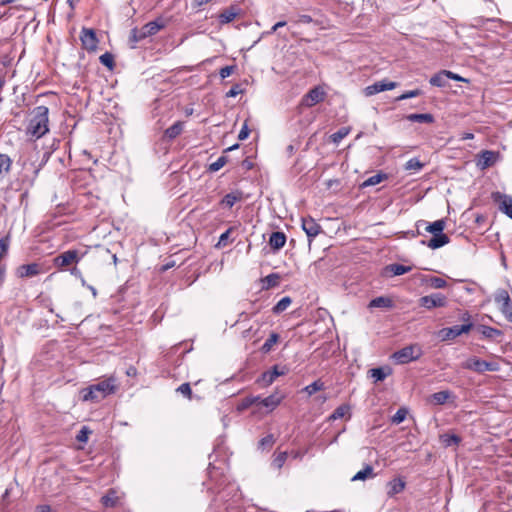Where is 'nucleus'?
Masks as SVG:
<instances>
[{"label": "nucleus", "instance_id": "41", "mask_svg": "<svg viewBox=\"0 0 512 512\" xmlns=\"http://www.w3.org/2000/svg\"><path fill=\"white\" fill-rule=\"evenodd\" d=\"M424 164L419 161L418 158H411L405 164V170L407 171H419L423 168Z\"/></svg>", "mask_w": 512, "mask_h": 512}, {"label": "nucleus", "instance_id": "31", "mask_svg": "<svg viewBox=\"0 0 512 512\" xmlns=\"http://www.w3.org/2000/svg\"><path fill=\"white\" fill-rule=\"evenodd\" d=\"M370 376L374 379V382L383 381L391 373V369L386 367H378L369 370Z\"/></svg>", "mask_w": 512, "mask_h": 512}, {"label": "nucleus", "instance_id": "35", "mask_svg": "<svg viewBox=\"0 0 512 512\" xmlns=\"http://www.w3.org/2000/svg\"><path fill=\"white\" fill-rule=\"evenodd\" d=\"M237 14L238 11L235 8L230 7L219 14V21L221 24L229 23L236 18Z\"/></svg>", "mask_w": 512, "mask_h": 512}, {"label": "nucleus", "instance_id": "52", "mask_svg": "<svg viewBox=\"0 0 512 512\" xmlns=\"http://www.w3.org/2000/svg\"><path fill=\"white\" fill-rule=\"evenodd\" d=\"M384 178H386L385 174H376L371 177H369L364 183V186H374L376 184H379Z\"/></svg>", "mask_w": 512, "mask_h": 512}, {"label": "nucleus", "instance_id": "13", "mask_svg": "<svg viewBox=\"0 0 512 512\" xmlns=\"http://www.w3.org/2000/svg\"><path fill=\"white\" fill-rule=\"evenodd\" d=\"M324 97V90L321 89L320 87H314L303 97L302 104L307 107H312L317 103L323 101Z\"/></svg>", "mask_w": 512, "mask_h": 512}, {"label": "nucleus", "instance_id": "36", "mask_svg": "<svg viewBox=\"0 0 512 512\" xmlns=\"http://www.w3.org/2000/svg\"><path fill=\"white\" fill-rule=\"evenodd\" d=\"M447 80L448 79L446 78L445 70H442L439 73L433 75L430 78L429 83L435 87H445L448 84Z\"/></svg>", "mask_w": 512, "mask_h": 512}, {"label": "nucleus", "instance_id": "54", "mask_svg": "<svg viewBox=\"0 0 512 512\" xmlns=\"http://www.w3.org/2000/svg\"><path fill=\"white\" fill-rule=\"evenodd\" d=\"M280 276L277 273H271L267 275L264 281L267 283L268 287H275L279 284Z\"/></svg>", "mask_w": 512, "mask_h": 512}, {"label": "nucleus", "instance_id": "2", "mask_svg": "<svg viewBox=\"0 0 512 512\" xmlns=\"http://www.w3.org/2000/svg\"><path fill=\"white\" fill-rule=\"evenodd\" d=\"M117 389L116 379L108 377L81 390V399L84 402H99L107 396L115 393Z\"/></svg>", "mask_w": 512, "mask_h": 512}, {"label": "nucleus", "instance_id": "17", "mask_svg": "<svg viewBox=\"0 0 512 512\" xmlns=\"http://www.w3.org/2000/svg\"><path fill=\"white\" fill-rule=\"evenodd\" d=\"M164 27V21L161 18H158L154 21L148 22L147 24L141 27L142 35H144L145 38L153 36Z\"/></svg>", "mask_w": 512, "mask_h": 512}, {"label": "nucleus", "instance_id": "64", "mask_svg": "<svg viewBox=\"0 0 512 512\" xmlns=\"http://www.w3.org/2000/svg\"><path fill=\"white\" fill-rule=\"evenodd\" d=\"M36 509L38 512H51V507L46 504L39 505V506H37Z\"/></svg>", "mask_w": 512, "mask_h": 512}, {"label": "nucleus", "instance_id": "48", "mask_svg": "<svg viewBox=\"0 0 512 512\" xmlns=\"http://www.w3.org/2000/svg\"><path fill=\"white\" fill-rule=\"evenodd\" d=\"M176 392L182 394L184 397L188 398L189 400L192 399V389L188 382L181 384L176 389Z\"/></svg>", "mask_w": 512, "mask_h": 512}, {"label": "nucleus", "instance_id": "57", "mask_svg": "<svg viewBox=\"0 0 512 512\" xmlns=\"http://www.w3.org/2000/svg\"><path fill=\"white\" fill-rule=\"evenodd\" d=\"M249 133H250V130L248 128V124H247V121L244 122L239 134H238V139L239 140H245L246 138H248L249 136Z\"/></svg>", "mask_w": 512, "mask_h": 512}, {"label": "nucleus", "instance_id": "19", "mask_svg": "<svg viewBox=\"0 0 512 512\" xmlns=\"http://www.w3.org/2000/svg\"><path fill=\"white\" fill-rule=\"evenodd\" d=\"M18 276L19 277H33L39 274L40 272V266L37 263H30V264H24L21 265L18 268Z\"/></svg>", "mask_w": 512, "mask_h": 512}, {"label": "nucleus", "instance_id": "50", "mask_svg": "<svg viewBox=\"0 0 512 512\" xmlns=\"http://www.w3.org/2000/svg\"><path fill=\"white\" fill-rule=\"evenodd\" d=\"M145 39V36L142 35V30L141 28L138 29V28H133L130 32V37H129V40L133 43H138L142 40Z\"/></svg>", "mask_w": 512, "mask_h": 512}, {"label": "nucleus", "instance_id": "21", "mask_svg": "<svg viewBox=\"0 0 512 512\" xmlns=\"http://www.w3.org/2000/svg\"><path fill=\"white\" fill-rule=\"evenodd\" d=\"M11 166V158L6 154H0V183H2L6 176L9 174Z\"/></svg>", "mask_w": 512, "mask_h": 512}, {"label": "nucleus", "instance_id": "45", "mask_svg": "<svg viewBox=\"0 0 512 512\" xmlns=\"http://www.w3.org/2000/svg\"><path fill=\"white\" fill-rule=\"evenodd\" d=\"M227 163V157L226 156H220L215 162L211 163L208 167V170L210 172H217L219 171L224 165Z\"/></svg>", "mask_w": 512, "mask_h": 512}, {"label": "nucleus", "instance_id": "22", "mask_svg": "<svg viewBox=\"0 0 512 512\" xmlns=\"http://www.w3.org/2000/svg\"><path fill=\"white\" fill-rule=\"evenodd\" d=\"M286 243V236L283 232H273L269 238V245L274 250L281 249Z\"/></svg>", "mask_w": 512, "mask_h": 512}, {"label": "nucleus", "instance_id": "26", "mask_svg": "<svg viewBox=\"0 0 512 512\" xmlns=\"http://www.w3.org/2000/svg\"><path fill=\"white\" fill-rule=\"evenodd\" d=\"M420 224H425V231L435 235L436 233L443 232L446 226L444 219L436 220L433 223L427 224L425 221H420Z\"/></svg>", "mask_w": 512, "mask_h": 512}, {"label": "nucleus", "instance_id": "39", "mask_svg": "<svg viewBox=\"0 0 512 512\" xmlns=\"http://www.w3.org/2000/svg\"><path fill=\"white\" fill-rule=\"evenodd\" d=\"M258 400H260L259 396L246 397V398L242 399V401L238 404L237 410L238 411H244V410L248 409L249 407H251L254 404L257 405Z\"/></svg>", "mask_w": 512, "mask_h": 512}, {"label": "nucleus", "instance_id": "44", "mask_svg": "<svg viewBox=\"0 0 512 512\" xmlns=\"http://www.w3.org/2000/svg\"><path fill=\"white\" fill-rule=\"evenodd\" d=\"M99 60H100V63L102 65L106 66L109 69H113V67H114V56L111 53L106 52V53L102 54L99 57Z\"/></svg>", "mask_w": 512, "mask_h": 512}, {"label": "nucleus", "instance_id": "12", "mask_svg": "<svg viewBox=\"0 0 512 512\" xmlns=\"http://www.w3.org/2000/svg\"><path fill=\"white\" fill-rule=\"evenodd\" d=\"M80 40L84 48L87 50H95L98 44L95 31L89 28H82Z\"/></svg>", "mask_w": 512, "mask_h": 512}, {"label": "nucleus", "instance_id": "51", "mask_svg": "<svg viewBox=\"0 0 512 512\" xmlns=\"http://www.w3.org/2000/svg\"><path fill=\"white\" fill-rule=\"evenodd\" d=\"M275 439L272 434H268L259 441V447L262 449L271 448Z\"/></svg>", "mask_w": 512, "mask_h": 512}, {"label": "nucleus", "instance_id": "23", "mask_svg": "<svg viewBox=\"0 0 512 512\" xmlns=\"http://www.w3.org/2000/svg\"><path fill=\"white\" fill-rule=\"evenodd\" d=\"M405 482L401 478H395L388 483V496L393 497L405 489Z\"/></svg>", "mask_w": 512, "mask_h": 512}, {"label": "nucleus", "instance_id": "59", "mask_svg": "<svg viewBox=\"0 0 512 512\" xmlns=\"http://www.w3.org/2000/svg\"><path fill=\"white\" fill-rule=\"evenodd\" d=\"M68 270L70 271L71 275L79 277L81 279L82 285H86V281L83 278L81 271L76 267V265L72 266Z\"/></svg>", "mask_w": 512, "mask_h": 512}, {"label": "nucleus", "instance_id": "20", "mask_svg": "<svg viewBox=\"0 0 512 512\" xmlns=\"http://www.w3.org/2000/svg\"><path fill=\"white\" fill-rule=\"evenodd\" d=\"M411 270H412L411 266H405V265L398 264V263L387 265L384 268L385 273L389 276H400V275L410 272Z\"/></svg>", "mask_w": 512, "mask_h": 512}, {"label": "nucleus", "instance_id": "24", "mask_svg": "<svg viewBox=\"0 0 512 512\" xmlns=\"http://www.w3.org/2000/svg\"><path fill=\"white\" fill-rule=\"evenodd\" d=\"M241 199H242V192H240V191L231 192V193L226 194L222 198V200L220 201V205L227 207V208H232L235 205V203L240 201Z\"/></svg>", "mask_w": 512, "mask_h": 512}, {"label": "nucleus", "instance_id": "58", "mask_svg": "<svg viewBox=\"0 0 512 512\" xmlns=\"http://www.w3.org/2000/svg\"><path fill=\"white\" fill-rule=\"evenodd\" d=\"M89 433H90V431L87 429V427H82V429L79 431L76 438L80 442H86L88 439Z\"/></svg>", "mask_w": 512, "mask_h": 512}, {"label": "nucleus", "instance_id": "4", "mask_svg": "<svg viewBox=\"0 0 512 512\" xmlns=\"http://www.w3.org/2000/svg\"><path fill=\"white\" fill-rule=\"evenodd\" d=\"M423 354L421 347L417 344L405 346L393 353L392 358L398 364H406L418 360Z\"/></svg>", "mask_w": 512, "mask_h": 512}, {"label": "nucleus", "instance_id": "32", "mask_svg": "<svg viewBox=\"0 0 512 512\" xmlns=\"http://www.w3.org/2000/svg\"><path fill=\"white\" fill-rule=\"evenodd\" d=\"M182 131H183V122L177 121L165 130L164 135L169 140H172V139L176 138L177 136H179Z\"/></svg>", "mask_w": 512, "mask_h": 512}, {"label": "nucleus", "instance_id": "18", "mask_svg": "<svg viewBox=\"0 0 512 512\" xmlns=\"http://www.w3.org/2000/svg\"><path fill=\"white\" fill-rule=\"evenodd\" d=\"M450 241L449 237L443 232L436 233L429 241H422V244L426 245L431 249H438L448 244Z\"/></svg>", "mask_w": 512, "mask_h": 512}, {"label": "nucleus", "instance_id": "25", "mask_svg": "<svg viewBox=\"0 0 512 512\" xmlns=\"http://www.w3.org/2000/svg\"><path fill=\"white\" fill-rule=\"evenodd\" d=\"M370 308H392L393 307V301L391 298L386 296H379L374 299H372L369 302Z\"/></svg>", "mask_w": 512, "mask_h": 512}, {"label": "nucleus", "instance_id": "60", "mask_svg": "<svg viewBox=\"0 0 512 512\" xmlns=\"http://www.w3.org/2000/svg\"><path fill=\"white\" fill-rule=\"evenodd\" d=\"M242 92L240 85L236 84L234 85L227 93V97H236L238 94Z\"/></svg>", "mask_w": 512, "mask_h": 512}, {"label": "nucleus", "instance_id": "14", "mask_svg": "<svg viewBox=\"0 0 512 512\" xmlns=\"http://www.w3.org/2000/svg\"><path fill=\"white\" fill-rule=\"evenodd\" d=\"M285 398L284 394L279 393L276 391L275 393L269 395L266 398H260L258 400L257 405L266 407L269 411H273Z\"/></svg>", "mask_w": 512, "mask_h": 512}, {"label": "nucleus", "instance_id": "55", "mask_svg": "<svg viewBox=\"0 0 512 512\" xmlns=\"http://www.w3.org/2000/svg\"><path fill=\"white\" fill-rule=\"evenodd\" d=\"M9 244L10 241L8 236L0 239V259H2L7 254Z\"/></svg>", "mask_w": 512, "mask_h": 512}, {"label": "nucleus", "instance_id": "9", "mask_svg": "<svg viewBox=\"0 0 512 512\" xmlns=\"http://www.w3.org/2000/svg\"><path fill=\"white\" fill-rule=\"evenodd\" d=\"M288 368L286 366L274 365L270 370L261 374L258 382L262 387L270 386L278 377L286 375Z\"/></svg>", "mask_w": 512, "mask_h": 512}, {"label": "nucleus", "instance_id": "5", "mask_svg": "<svg viewBox=\"0 0 512 512\" xmlns=\"http://www.w3.org/2000/svg\"><path fill=\"white\" fill-rule=\"evenodd\" d=\"M462 320L467 321L468 323L441 329L439 332L441 339L443 341L453 340L462 334L468 333L473 327V324L469 322L470 315L465 313L462 317Z\"/></svg>", "mask_w": 512, "mask_h": 512}, {"label": "nucleus", "instance_id": "15", "mask_svg": "<svg viewBox=\"0 0 512 512\" xmlns=\"http://www.w3.org/2000/svg\"><path fill=\"white\" fill-rule=\"evenodd\" d=\"M302 229L309 240L315 238L321 232V226L311 217L302 218Z\"/></svg>", "mask_w": 512, "mask_h": 512}, {"label": "nucleus", "instance_id": "30", "mask_svg": "<svg viewBox=\"0 0 512 512\" xmlns=\"http://www.w3.org/2000/svg\"><path fill=\"white\" fill-rule=\"evenodd\" d=\"M422 281L434 289H442L447 286L446 280L437 276H424Z\"/></svg>", "mask_w": 512, "mask_h": 512}, {"label": "nucleus", "instance_id": "46", "mask_svg": "<svg viewBox=\"0 0 512 512\" xmlns=\"http://www.w3.org/2000/svg\"><path fill=\"white\" fill-rule=\"evenodd\" d=\"M441 438L446 446L457 445L461 441L460 437L455 434H444Z\"/></svg>", "mask_w": 512, "mask_h": 512}, {"label": "nucleus", "instance_id": "3", "mask_svg": "<svg viewBox=\"0 0 512 512\" xmlns=\"http://www.w3.org/2000/svg\"><path fill=\"white\" fill-rule=\"evenodd\" d=\"M86 253L87 251L69 249L57 255L53 259V265L61 271L68 270L72 266L77 265L84 258Z\"/></svg>", "mask_w": 512, "mask_h": 512}, {"label": "nucleus", "instance_id": "47", "mask_svg": "<svg viewBox=\"0 0 512 512\" xmlns=\"http://www.w3.org/2000/svg\"><path fill=\"white\" fill-rule=\"evenodd\" d=\"M323 388H324V384L320 380H317V381H314L313 383L309 384L308 386H306L304 390L309 395H313L314 393L322 390Z\"/></svg>", "mask_w": 512, "mask_h": 512}, {"label": "nucleus", "instance_id": "49", "mask_svg": "<svg viewBox=\"0 0 512 512\" xmlns=\"http://www.w3.org/2000/svg\"><path fill=\"white\" fill-rule=\"evenodd\" d=\"M349 133V130L346 128H341L337 132L333 133L331 135L332 142L338 144L341 142L342 139H344Z\"/></svg>", "mask_w": 512, "mask_h": 512}, {"label": "nucleus", "instance_id": "27", "mask_svg": "<svg viewBox=\"0 0 512 512\" xmlns=\"http://www.w3.org/2000/svg\"><path fill=\"white\" fill-rule=\"evenodd\" d=\"M376 474L371 465H366L362 470L358 471L353 477L352 481H364L369 478H374Z\"/></svg>", "mask_w": 512, "mask_h": 512}, {"label": "nucleus", "instance_id": "10", "mask_svg": "<svg viewBox=\"0 0 512 512\" xmlns=\"http://www.w3.org/2000/svg\"><path fill=\"white\" fill-rule=\"evenodd\" d=\"M491 197L499 205V210L512 219V197L499 191L493 192Z\"/></svg>", "mask_w": 512, "mask_h": 512}, {"label": "nucleus", "instance_id": "16", "mask_svg": "<svg viewBox=\"0 0 512 512\" xmlns=\"http://www.w3.org/2000/svg\"><path fill=\"white\" fill-rule=\"evenodd\" d=\"M497 156L498 154L493 151H482L478 156L477 167H479L481 170H485L491 167L496 162Z\"/></svg>", "mask_w": 512, "mask_h": 512}, {"label": "nucleus", "instance_id": "40", "mask_svg": "<svg viewBox=\"0 0 512 512\" xmlns=\"http://www.w3.org/2000/svg\"><path fill=\"white\" fill-rule=\"evenodd\" d=\"M350 411V406L343 404L337 407L330 416V419L336 420L343 418Z\"/></svg>", "mask_w": 512, "mask_h": 512}, {"label": "nucleus", "instance_id": "61", "mask_svg": "<svg viewBox=\"0 0 512 512\" xmlns=\"http://www.w3.org/2000/svg\"><path fill=\"white\" fill-rule=\"evenodd\" d=\"M231 231H232V228H229L228 230H226L224 233L221 234L217 246L226 244V241L228 240L229 234Z\"/></svg>", "mask_w": 512, "mask_h": 512}, {"label": "nucleus", "instance_id": "37", "mask_svg": "<svg viewBox=\"0 0 512 512\" xmlns=\"http://www.w3.org/2000/svg\"><path fill=\"white\" fill-rule=\"evenodd\" d=\"M452 396L450 391H439L431 395V401L436 405H443Z\"/></svg>", "mask_w": 512, "mask_h": 512}, {"label": "nucleus", "instance_id": "56", "mask_svg": "<svg viewBox=\"0 0 512 512\" xmlns=\"http://www.w3.org/2000/svg\"><path fill=\"white\" fill-rule=\"evenodd\" d=\"M236 69L235 65L225 66L220 69L219 75L222 79L229 77Z\"/></svg>", "mask_w": 512, "mask_h": 512}, {"label": "nucleus", "instance_id": "63", "mask_svg": "<svg viewBox=\"0 0 512 512\" xmlns=\"http://www.w3.org/2000/svg\"><path fill=\"white\" fill-rule=\"evenodd\" d=\"M313 21L312 17L307 14H303L299 16L298 22L309 24Z\"/></svg>", "mask_w": 512, "mask_h": 512}, {"label": "nucleus", "instance_id": "34", "mask_svg": "<svg viewBox=\"0 0 512 512\" xmlns=\"http://www.w3.org/2000/svg\"><path fill=\"white\" fill-rule=\"evenodd\" d=\"M280 336L278 333L272 332L269 337L266 339V341L261 346L260 350L262 353L267 354L269 353L273 346L279 341Z\"/></svg>", "mask_w": 512, "mask_h": 512}, {"label": "nucleus", "instance_id": "28", "mask_svg": "<svg viewBox=\"0 0 512 512\" xmlns=\"http://www.w3.org/2000/svg\"><path fill=\"white\" fill-rule=\"evenodd\" d=\"M406 119L410 122L428 123L434 122V116L430 113H413L406 116Z\"/></svg>", "mask_w": 512, "mask_h": 512}, {"label": "nucleus", "instance_id": "1", "mask_svg": "<svg viewBox=\"0 0 512 512\" xmlns=\"http://www.w3.org/2000/svg\"><path fill=\"white\" fill-rule=\"evenodd\" d=\"M49 109L46 106L40 105L33 109L32 117L26 127V135L32 139L37 140L49 132Z\"/></svg>", "mask_w": 512, "mask_h": 512}, {"label": "nucleus", "instance_id": "38", "mask_svg": "<svg viewBox=\"0 0 512 512\" xmlns=\"http://www.w3.org/2000/svg\"><path fill=\"white\" fill-rule=\"evenodd\" d=\"M292 300L290 297L286 296L280 299L277 304L273 307V312L275 314L282 313L285 311L291 304Z\"/></svg>", "mask_w": 512, "mask_h": 512}, {"label": "nucleus", "instance_id": "53", "mask_svg": "<svg viewBox=\"0 0 512 512\" xmlns=\"http://www.w3.org/2000/svg\"><path fill=\"white\" fill-rule=\"evenodd\" d=\"M421 94H422L421 90L415 89V90L404 92L403 94L398 96L396 98V100L397 101H402V100H406V99H410V98H414V97L420 96Z\"/></svg>", "mask_w": 512, "mask_h": 512}, {"label": "nucleus", "instance_id": "62", "mask_svg": "<svg viewBox=\"0 0 512 512\" xmlns=\"http://www.w3.org/2000/svg\"><path fill=\"white\" fill-rule=\"evenodd\" d=\"M445 74H446V78L447 79H453L455 81H467L466 79H464L463 77H461L460 75L458 74H455L451 71H448V70H445Z\"/></svg>", "mask_w": 512, "mask_h": 512}, {"label": "nucleus", "instance_id": "7", "mask_svg": "<svg viewBox=\"0 0 512 512\" xmlns=\"http://www.w3.org/2000/svg\"><path fill=\"white\" fill-rule=\"evenodd\" d=\"M465 369H469L478 373H483L485 371H498V364L495 362H487L477 357H471L466 360L463 364Z\"/></svg>", "mask_w": 512, "mask_h": 512}, {"label": "nucleus", "instance_id": "33", "mask_svg": "<svg viewBox=\"0 0 512 512\" xmlns=\"http://www.w3.org/2000/svg\"><path fill=\"white\" fill-rule=\"evenodd\" d=\"M479 331L480 333L483 335V337L487 338V339H494L496 337H499L503 334V332L499 329H496L494 327H491V326H487V325H480L479 326Z\"/></svg>", "mask_w": 512, "mask_h": 512}, {"label": "nucleus", "instance_id": "6", "mask_svg": "<svg viewBox=\"0 0 512 512\" xmlns=\"http://www.w3.org/2000/svg\"><path fill=\"white\" fill-rule=\"evenodd\" d=\"M494 301L506 320L512 323V301L505 289H498L494 293Z\"/></svg>", "mask_w": 512, "mask_h": 512}, {"label": "nucleus", "instance_id": "42", "mask_svg": "<svg viewBox=\"0 0 512 512\" xmlns=\"http://www.w3.org/2000/svg\"><path fill=\"white\" fill-rule=\"evenodd\" d=\"M287 457H288L287 452L278 453L277 455L274 456V458L272 460V466L278 470L281 469L283 467Z\"/></svg>", "mask_w": 512, "mask_h": 512}, {"label": "nucleus", "instance_id": "11", "mask_svg": "<svg viewBox=\"0 0 512 512\" xmlns=\"http://www.w3.org/2000/svg\"><path fill=\"white\" fill-rule=\"evenodd\" d=\"M397 86L396 82L388 81V80H381L377 81L364 89V94L366 96H373L375 94H378L383 91L392 90Z\"/></svg>", "mask_w": 512, "mask_h": 512}, {"label": "nucleus", "instance_id": "29", "mask_svg": "<svg viewBox=\"0 0 512 512\" xmlns=\"http://www.w3.org/2000/svg\"><path fill=\"white\" fill-rule=\"evenodd\" d=\"M101 503L106 508L115 507L118 503L116 491L110 489L104 496L101 497Z\"/></svg>", "mask_w": 512, "mask_h": 512}, {"label": "nucleus", "instance_id": "43", "mask_svg": "<svg viewBox=\"0 0 512 512\" xmlns=\"http://www.w3.org/2000/svg\"><path fill=\"white\" fill-rule=\"evenodd\" d=\"M408 415V409L405 407L399 408L396 413L392 417V423L400 424L402 423Z\"/></svg>", "mask_w": 512, "mask_h": 512}, {"label": "nucleus", "instance_id": "8", "mask_svg": "<svg viewBox=\"0 0 512 512\" xmlns=\"http://www.w3.org/2000/svg\"><path fill=\"white\" fill-rule=\"evenodd\" d=\"M419 305L428 310L445 307L447 305V297L442 293H432L421 297Z\"/></svg>", "mask_w": 512, "mask_h": 512}]
</instances>
